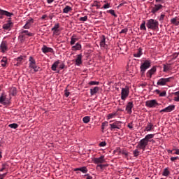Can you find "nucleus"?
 <instances>
[{"label": "nucleus", "instance_id": "obj_1", "mask_svg": "<svg viewBox=\"0 0 179 179\" xmlns=\"http://www.w3.org/2000/svg\"><path fill=\"white\" fill-rule=\"evenodd\" d=\"M146 27L150 30H157L159 29V21L151 18L147 20Z\"/></svg>", "mask_w": 179, "mask_h": 179}, {"label": "nucleus", "instance_id": "obj_2", "mask_svg": "<svg viewBox=\"0 0 179 179\" xmlns=\"http://www.w3.org/2000/svg\"><path fill=\"white\" fill-rule=\"evenodd\" d=\"M29 69H33L34 72H38L40 71V66H36V59L32 56H30L29 58Z\"/></svg>", "mask_w": 179, "mask_h": 179}, {"label": "nucleus", "instance_id": "obj_3", "mask_svg": "<svg viewBox=\"0 0 179 179\" xmlns=\"http://www.w3.org/2000/svg\"><path fill=\"white\" fill-rule=\"evenodd\" d=\"M171 80H174V77H169L167 78H162L157 80V86H166V85L171 82Z\"/></svg>", "mask_w": 179, "mask_h": 179}, {"label": "nucleus", "instance_id": "obj_4", "mask_svg": "<svg viewBox=\"0 0 179 179\" xmlns=\"http://www.w3.org/2000/svg\"><path fill=\"white\" fill-rule=\"evenodd\" d=\"M148 145H149V143L147 141H145L144 138H143L137 144L136 149L143 150L142 153H143V152H145V150L146 149V146H148Z\"/></svg>", "mask_w": 179, "mask_h": 179}, {"label": "nucleus", "instance_id": "obj_5", "mask_svg": "<svg viewBox=\"0 0 179 179\" xmlns=\"http://www.w3.org/2000/svg\"><path fill=\"white\" fill-rule=\"evenodd\" d=\"M157 106H160V103H157V100L151 99L145 101V106L148 107V108H155L157 107Z\"/></svg>", "mask_w": 179, "mask_h": 179}, {"label": "nucleus", "instance_id": "obj_6", "mask_svg": "<svg viewBox=\"0 0 179 179\" xmlns=\"http://www.w3.org/2000/svg\"><path fill=\"white\" fill-rule=\"evenodd\" d=\"M128 96H129V87L126 86L124 88L122 89L121 99L125 101Z\"/></svg>", "mask_w": 179, "mask_h": 179}, {"label": "nucleus", "instance_id": "obj_7", "mask_svg": "<svg viewBox=\"0 0 179 179\" xmlns=\"http://www.w3.org/2000/svg\"><path fill=\"white\" fill-rule=\"evenodd\" d=\"M149 68H150V61L145 60L140 66L141 72L145 73L146 69H149Z\"/></svg>", "mask_w": 179, "mask_h": 179}, {"label": "nucleus", "instance_id": "obj_8", "mask_svg": "<svg viewBox=\"0 0 179 179\" xmlns=\"http://www.w3.org/2000/svg\"><path fill=\"white\" fill-rule=\"evenodd\" d=\"M9 50V48L8 47V41H2L0 44V52L3 54L8 52Z\"/></svg>", "mask_w": 179, "mask_h": 179}, {"label": "nucleus", "instance_id": "obj_9", "mask_svg": "<svg viewBox=\"0 0 179 179\" xmlns=\"http://www.w3.org/2000/svg\"><path fill=\"white\" fill-rule=\"evenodd\" d=\"M93 162L94 164H103V163H106V159H104V155H101L99 157H95L93 159Z\"/></svg>", "mask_w": 179, "mask_h": 179}, {"label": "nucleus", "instance_id": "obj_10", "mask_svg": "<svg viewBox=\"0 0 179 179\" xmlns=\"http://www.w3.org/2000/svg\"><path fill=\"white\" fill-rule=\"evenodd\" d=\"M162 9H163V5L155 4L154 6L152 7L151 13H153V15H155V13H157V12H159V10H162Z\"/></svg>", "mask_w": 179, "mask_h": 179}, {"label": "nucleus", "instance_id": "obj_11", "mask_svg": "<svg viewBox=\"0 0 179 179\" xmlns=\"http://www.w3.org/2000/svg\"><path fill=\"white\" fill-rule=\"evenodd\" d=\"M9 103V100L6 98V95L5 93H2L0 96V104H3V106H6Z\"/></svg>", "mask_w": 179, "mask_h": 179}, {"label": "nucleus", "instance_id": "obj_12", "mask_svg": "<svg viewBox=\"0 0 179 179\" xmlns=\"http://www.w3.org/2000/svg\"><path fill=\"white\" fill-rule=\"evenodd\" d=\"M120 124H121V122H118L116 121L112 124H110V131H113V129H121V125H120Z\"/></svg>", "mask_w": 179, "mask_h": 179}, {"label": "nucleus", "instance_id": "obj_13", "mask_svg": "<svg viewBox=\"0 0 179 179\" xmlns=\"http://www.w3.org/2000/svg\"><path fill=\"white\" fill-rule=\"evenodd\" d=\"M0 15H1L0 16V19H3L2 16H7V17L13 16V13L2 9H0Z\"/></svg>", "mask_w": 179, "mask_h": 179}, {"label": "nucleus", "instance_id": "obj_14", "mask_svg": "<svg viewBox=\"0 0 179 179\" xmlns=\"http://www.w3.org/2000/svg\"><path fill=\"white\" fill-rule=\"evenodd\" d=\"M132 108H134V102H128L126 106V111L127 114H132Z\"/></svg>", "mask_w": 179, "mask_h": 179}, {"label": "nucleus", "instance_id": "obj_15", "mask_svg": "<svg viewBox=\"0 0 179 179\" xmlns=\"http://www.w3.org/2000/svg\"><path fill=\"white\" fill-rule=\"evenodd\" d=\"M82 58H83L82 53L77 55V57L76 59V63H75V65L76 66H80V65H82V62H83Z\"/></svg>", "mask_w": 179, "mask_h": 179}, {"label": "nucleus", "instance_id": "obj_16", "mask_svg": "<svg viewBox=\"0 0 179 179\" xmlns=\"http://www.w3.org/2000/svg\"><path fill=\"white\" fill-rule=\"evenodd\" d=\"M13 27V22H12V20H8L7 23L3 24V29L4 30H10L12 27Z\"/></svg>", "mask_w": 179, "mask_h": 179}, {"label": "nucleus", "instance_id": "obj_17", "mask_svg": "<svg viewBox=\"0 0 179 179\" xmlns=\"http://www.w3.org/2000/svg\"><path fill=\"white\" fill-rule=\"evenodd\" d=\"M51 30L53 31V34L58 36V33H59V23H56Z\"/></svg>", "mask_w": 179, "mask_h": 179}, {"label": "nucleus", "instance_id": "obj_18", "mask_svg": "<svg viewBox=\"0 0 179 179\" xmlns=\"http://www.w3.org/2000/svg\"><path fill=\"white\" fill-rule=\"evenodd\" d=\"M41 50L43 54H47V52H54V49H52V48H48L45 45L42 47Z\"/></svg>", "mask_w": 179, "mask_h": 179}, {"label": "nucleus", "instance_id": "obj_19", "mask_svg": "<svg viewBox=\"0 0 179 179\" xmlns=\"http://www.w3.org/2000/svg\"><path fill=\"white\" fill-rule=\"evenodd\" d=\"M100 47L103 50H106V48H107V44H106V36L104 35L102 36V38L101 39Z\"/></svg>", "mask_w": 179, "mask_h": 179}, {"label": "nucleus", "instance_id": "obj_20", "mask_svg": "<svg viewBox=\"0 0 179 179\" xmlns=\"http://www.w3.org/2000/svg\"><path fill=\"white\" fill-rule=\"evenodd\" d=\"M73 171H81V173H83V174H86V173H87L88 170H87V167L82 166L80 168H75L73 169Z\"/></svg>", "mask_w": 179, "mask_h": 179}, {"label": "nucleus", "instance_id": "obj_21", "mask_svg": "<svg viewBox=\"0 0 179 179\" xmlns=\"http://www.w3.org/2000/svg\"><path fill=\"white\" fill-rule=\"evenodd\" d=\"M156 71H157L156 66L152 67L150 70H149L147 72V76L148 78H152V76L156 73Z\"/></svg>", "mask_w": 179, "mask_h": 179}, {"label": "nucleus", "instance_id": "obj_22", "mask_svg": "<svg viewBox=\"0 0 179 179\" xmlns=\"http://www.w3.org/2000/svg\"><path fill=\"white\" fill-rule=\"evenodd\" d=\"M20 34H25V36H28V37H33L34 36V33H31L28 30H24V29H21Z\"/></svg>", "mask_w": 179, "mask_h": 179}, {"label": "nucleus", "instance_id": "obj_23", "mask_svg": "<svg viewBox=\"0 0 179 179\" xmlns=\"http://www.w3.org/2000/svg\"><path fill=\"white\" fill-rule=\"evenodd\" d=\"M72 51H80L82 50V45L79 43H77L75 45L71 47Z\"/></svg>", "mask_w": 179, "mask_h": 179}, {"label": "nucleus", "instance_id": "obj_24", "mask_svg": "<svg viewBox=\"0 0 179 179\" xmlns=\"http://www.w3.org/2000/svg\"><path fill=\"white\" fill-rule=\"evenodd\" d=\"M78 40L79 38H78V36H76V34H73L72 36L71 37V41H70L71 45H73V44H75L76 41H78Z\"/></svg>", "mask_w": 179, "mask_h": 179}, {"label": "nucleus", "instance_id": "obj_25", "mask_svg": "<svg viewBox=\"0 0 179 179\" xmlns=\"http://www.w3.org/2000/svg\"><path fill=\"white\" fill-rule=\"evenodd\" d=\"M99 90H100V88L99 87H94V88L90 89V95L94 96L96 93L99 92Z\"/></svg>", "mask_w": 179, "mask_h": 179}, {"label": "nucleus", "instance_id": "obj_26", "mask_svg": "<svg viewBox=\"0 0 179 179\" xmlns=\"http://www.w3.org/2000/svg\"><path fill=\"white\" fill-rule=\"evenodd\" d=\"M171 24H174V26H179V19L178 17H175L171 20Z\"/></svg>", "mask_w": 179, "mask_h": 179}, {"label": "nucleus", "instance_id": "obj_27", "mask_svg": "<svg viewBox=\"0 0 179 179\" xmlns=\"http://www.w3.org/2000/svg\"><path fill=\"white\" fill-rule=\"evenodd\" d=\"M153 129V124L152 122H148L147 126L145 128V131L146 132H150L152 129Z\"/></svg>", "mask_w": 179, "mask_h": 179}, {"label": "nucleus", "instance_id": "obj_28", "mask_svg": "<svg viewBox=\"0 0 179 179\" xmlns=\"http://www.w3.org/2000/svg\"><path fill=\"white\" fill-rule=\"evenodd\" d=\"M117 115H118V113H117V112H113L112 113H109L107 115V120H112V118H115V117H117Z\"/></svg>", "mask_w": 179, "mask_h": 179}, {"label": "nucleus", "instance_id": "obj_29", "mask_svg": "<svg viewBox=\"0 0 179 179\" xmlns=\"http://www.w3.org/2000/svg\"><path fill=\"white\" fill-rule=\"evenodd\" d=\"M58 65H59V60H57L52 64L51 67L52 71H57V66H58Z\"/></svg>", "mask_w": 179, "mask_h": 179}, {"label": "nucleus", "instance_id": "obj_30", "mask_svg": "<svg viewBox=\"0 0 179 179\" xmlns=\"http://www.w3.org/2000/svg\"><path fill=\"white\" fill-rule=\"evenodd\" d=\"M166 108L167 113H171V111H173V110L176 109V106L175 105H169L168 107H166Z\"/></svg>", "mask_w": 179, "mask_h": 179}, {"label": "nucleus", "instance_id": "obj_31", "mask_svg": "<svg viewBox=\"0 0 179 179\" xmlns=\"http://www.w3.org/2000/svg\"><path fill=\"white\" fill-rule=\"evenodd\" d=\"M1 64L3 68H4V66H6V64H8V59L6 57H3L1 60Z\"/></svg>", "mask_w": 179, "mask_h": 179}, {"label": "nucleus", "instance_id": "obj_32", "mask_svg": "<svg viewBox=\"0 0 179 179\" xmlns=\"http://www.w3.org/2000/svg\"><path fill=\"white\" fill-rule=\"evenodd\" d=\"M153 138H155V134H148L145 136L144 139L149 143L150 139H153Z\"/></svg>", "mask_w": 179, "mask_h": 179}, {"label": "nucleus", "instance_id": "obj_33", "mask_svg": "<svg viewBox=\"0 0 179 179\" xmlns=\"http://www.w3.org/2000/svg\"><path fill=\"white\" fill-rule=\"evenodd\" d=\"M169 175L170 171H169V168H165L163 171L162 176H164V177H169Z\"/></svg>", "mask_w": 179, "mask_h": 179}, {"label": "nucleus", "instance_id": "obj_34", "mask_svg": "<svg viewBox=\"0 0 179 179\" xmlns=\"http://www.w3.org/2000/svg\"><path fill=\"white\" fill-rule=\"evenodd\" d=\"M106 127H108V122L106 121L102 122L101 124V132L104 134V129H106Z\"/></svg>", "mask_w": 179, "mask_h": 179}, {"label": "nucleus", "instance_id": "obj_35", "mask_svg": "<svg viewBox=\"0 0 179 179\" xmlns=\"http://www.w3.org/2000/svg\"><path fill=\"white\" fill-rule=\"evenodd\" d=\"M72 10V7L69 6H66L64 9H63V13H69Z\"/></svg>", "mask_w": 179, "mask_h": 179}, {"label": "nucleus", "instance_id": "obj_36", "mask_svg": "<svg viewBox=\"0 0 179 179\" xmlns=\"http://www.w3.org/2000/svg\"><path fill=\"white\" fill-rule=\"evenodd\" d=\"M139 150V149L136 148L133 151L134 157H138V156H139V155L141 154V152Z\"/></svg>", "mask_w": 179, "mask_h": 179}, {"label": "nucleus", "instance_id": "obj_37", "mask_svg": "<svg viewBox=\"0 0 179 179\" xmlns=\"http://www.w3.org/2000/svg\"><path fill=\"white\" fill-rule=\"evenodd\" d=\"M33 23H34V19H33V18H29L26 22V24L31 27V24H33Z\"/></svg>", "mask_w": 179, "mask_h": 179}, {"label": "nucleus", "instance_id": "obj_38", "mask_svg": "<svg viewBox=\"0 0 179 179\" xmlns=\"http://www.w3.org/2000/svg\"><path fill=\"white\" fill-rule=\"evenodd\" d=\"M83 122L84 124H89L90 122V117L89 116H85L83 118Z\"/></svg>", "mask_w": 179, "mask_h": 179}, {"label": "nucleus", "instance_id": "obj_39", "mask_svg": "<svg viewBox=\"0 0 179 179\" xmlns=\"http://www.w3.org/2000/svg\"><path fill=\"white\" fill-rule=\"evenodd\" d=\"M173 94L174 96H176L173 99L174 101L179 102V91L174 92Z\"/></svg>", "mask_w": 179, "mask_h": 179}, {"label": "nucleus", "instance_id": "obj_40", "mask_svg": "<svg viewBox=\"0 0 179 179\" xmlns=\"http://www.w3.org/2000/svg\"><path fill=\"white\" fill-rule=\"evenodd\" d=\"M146 22H145L144 20L143 21L142 24L140 26V29L141 30H145V31H146Z\"/></svg>", "mask_w": 179, "mask_h": 179}, {"label": "nucleus", "instance_id": "obj_41", "mask_svg": "<svg viewBox=\"0 0 179 179\" xmlns=\"http://www.w3.org/2000/svg\"><path fill=\"white\" fill-rule=\"evenodd\" d=\"M9 128H12L13 129H16V128H17V127H19V125L16 123H13V124H10L8 125Z\"/></svg>", "mask_w": 179, "mask_h": 179}, {"label": "nucleus", "instance_id": "obj_42", "mask_svg": "<svg viewBox=\"0 0 179 179\" xmlns=\"http://www.w3.org/2000/svg\"><path fill=\"white\" fill-rule=\"evenodd\" d=\"M142 55V51L138 50V52L134 54V57H135L136 58H141Z\"/></svg>", "mask_w": 179, "mask_h": 179}, {"label": "nucleus", "instance_id": "obj_43", "mask_svg": "<svg viewBox=\"0 0 179 179\" xmlns=\"http://www.w3.org/2000/svg\"><path fill=\"white\" fill-rule=\"evenodd\" d=\"M107 13H110L112 16H114V17H117V14H115V11L114 10H107Z\"/></svg>", "mask_w": 179, "mask_h": 179}, {"label": "nucleus", "instance_id": "obj_44", "mask_svg": "<svg viewBox=\"0 0 179 179\" xmlns=\"http://www.w3.org/2000/svg\"><path fill=\"white\" fill-rule=\"evenodd\" d=\"M163 66H164V70H163L164 72H168V71H170V65L164 64Z\"/></svg>", "mask_w": 179, "mask_h": 179}, {"label": "nucleus", "instance_id": "obj_45", "mask_svg": "<svg viewBox=\"0 0 179 179\" xmlns=\"http://www.w3.org/2000/svg\"><path fill=\"white\" fill-rule=\"evenodd\" d=\"M80 22H86L87 21V16L80 17L79 19Z\"/></svg>", "mask_w": 179, "mask_h": 179}, {"label": "nucleus", "instance_id": "obj_46", "mask_svg": "<svg viewBox=\"0 0 179 179\" xmlns=\"http://www.w3.org/2000/svg\"><path fill=\"white\" fill-rule=\"evenodd\" d=\"M100 83L97 82V81H90L89 83V85H90V86H94L96 85H99Z\"/></svg>", "mask_w": 179, "mask_h": 179}, {"label": "nucleus", "instance_id": "obj_47", "mask_svg": "<svg viewBox=\"0 0 179 179\" xmlns=\"http://www.w3.org/2000/svg\"><path fill=\"white\" fill-rule=\"evenodd\" d=\"M167 92L166 91H163L159 93V97H166Z\"/></svg>", "mask_w": 179, "mask_h": 179}, {"label": "nucleus", "instance_id": "obj_48", "mask_svg": "<svg viewBox=\"0 0 179 179\" xmlns=\"http://www.w3.org/2000/svg\"><path fill=\"white\" fill-rule=\"evenodd\" d=\"M164 14H161L160 17H159V22H163V20H164Z\"/></svg>", "mask_w": 179, "mask_h": 179}, {"label": "nucleus", "instance_id": "obj_49", "mask_svg": "<svg viewBox=\"0 0 179 179\" xmlns=\"http://www.w3.org/2000/svg\"><path fill=\"white\" fill-rule=\"evenodd\" d=\"M64 92H65V96H66V97H69V95L71 94V92H68V90L67 89H66L65 90H64Z\"/></svg>", "mask_w": 179, "mask_h": 179}, {"label": "nucleus", "instance_id": "obj_50", "mask_svg": "<svg viewBox=\"0 0 179 179\" xmlns=\"http://www.w3.org/2000/svg\"><path fill=\"white\" fill-rule=\"evenodd\" d=\"M107 165L106 164H99V165L96 166V167H100L101 170H103V167H106Z\"/></svg>", "mask_w": 179, "mask_h": 179}, {"label": "nucleus", "instance_id": "obj_51", "mask_svg": "<svg viewBox=\"0 0 179 179\" xmlns=\"http://www.w3.org/2000/svg\"><path fill=\"white\" fill-rule=\"evenodd\" d=\"M122 155H124V156H128V151H127L126 150H123L121 152Z\"/></svg>", "mask_w": 179, "mask_h": 179}, {"label": "nucleus", "instance_id": "obj_52", "mask_svg": "<svg viewBox=\"0 0 179 179\" xmlns=\"http://www.w3.org/2000/svg\"><path fill=\"white\" fill-rule=\"evenodd\" d=\"M106 145H107V143H106V141H102L99 143V146L104 148V146H106Z\"/></svg>", "mask_w": 179, "mask_h": 179}, {"label": "nucleus", "instance_id": "obj_53", "mask_svg": "<svg viewBox=\"0 0 179 179\" xmlns=\"http://www.w3.org/2000/svg\"><path fill=\"white\" fill-rule=\"evenodd\" d=\"M123 33H124V34L128 33V29L125 28V29H122L120 31V34H123Z\"/></svg>", "mask_w": 179, "mask_h": 179}, {"label": "nucleus", "instance_id": "obj_54", "mask_svg": "<svg viewBox=\"0 0 179 179\" xmlns=\"http://www.w3.org/2000/svg\"><path fill=\"white\" fill-rule=\"evenodd\" d=\"M179 55V52H174L173 54V59H176Z\"/></svg>", "mask_w": 179, "mask_h": 179}, {"label": "nucleus", "instance_id": "obj_55", "mask_svg": "<svg viewBox=\"0 0 179 179\" xmlns=\"http://www.w3.org/2000/svg\"><path fill=\"white\" fill-rule=\"evenodd\" d=\"M178 159V157H171V162H176V160Z\"/></svg>", "mask_w": 179, "mask_h": 179}, {"label": "nucleus", "instance_id": "obj_56", "mask_svg": "<svg viewBox=\"0 0 179 179\" xmlns=\"http://www.w3.org/2000/svg\"><path fill=\"white\" fill-rule=\"evenodd\" d=\"M110 8V3H107L106 4L103 5V9H108Z\"/></svg>", "mask_w": 179, "mask_h": 179}, {"label": "nucleus", "instance_id": "obj_57", "mask_svg": "<svg viewBox=\"0 0 179 179\" xmlns=\"http://www.w3.org/2000/svg\"><path fill=\"white\" fill-rule=\"evenodd\" d=\"M127 127L129 129H134V126L132 125V123L128 124Z\"/></svg>", "mask_w": 179, "mask_h": 179}, {"label": "nucleus", "instance_id": "obj_58", "mask_svg": "<svg viewBox=\"0 0 179 179\" xmlns=\"http://www.w3.org/2000/svg\"><path fill=\"white\" fill-rule=\"evenodd\" d=\"M17 62H22V61H23V57H18L17 58Z\"/></svg>", "mask_w": 179, "mask_h": 179}, {"label": "nucleus", "instance_id": "obj_59", "mask_svg": "<svg viewBox=\"0 0 179 179\" xmlns=\"http://www.w3.org/2000/svg\"><path fill=\"white\" fill-rule=\"evenodd\" d=\"M59 69H64L65 68V64L62 63L59 66Z\"/></svg>", "mask_w": 179, "mask_h": 179}, {"label": "nucleus", "instance_id": "obj_60", "mask_svg": "<svg viewBox=\"0 0 179 179\" xmlns=\"http://www.w3.org/2000/svg\"><path fill=\"white\" fill-rule=\"evenodd\" d=\"M8 174V173H4L3 174H0V178L3 179L4 177Z\"/></svg>", "mask_w": 179, "mask_h": 179}, {"label": "nucleus", "instance_id": "obj_61", "mask_svg": "<svg viewBox=\"0 0 179 179\" xmlns=\"http://www.w3.org/2000/svg\"><path fill=\"white\" fill-rule=\"evenodd\" d=\"M31 27H29V25H27V24H25L23 27H22V29H30Z\"/></svg>", "mask_w": 179, "mask_h": 179}, {"label": "nucleus", "instance_id": "obj_62", "mask_svg": "<svg viewBox=\"0 0 179 179\" xmlns=\"http://www.w3.org/2000/svg\"><path fill=\"white\" fill-rule=\"evenodd\" d=\"M159 113H168L166 108H164V109H162V110L159 111Z\"/></svg>", "mask_w": 179, "mask_h": 179}, {"label": "nucleus", "instance_id": "obj_63", "mask_svg": "<svg viewBox=\"0 0 179 179\" xmlns=\"http://www.w3.org/2000/svg\"><path fill=\"white\" fill-rule=\"evenodd\" d=\"M173 150H176V152H173V155H179V149H175Z\"/></svg>", "mask_w": 179, "mask_h": 179}, {"label": "nucleus", "instance_id": "obj_64", "mask_svg": "<svg viewBox=\"0 0 179 179\" xmlns=\"http://www.w3.org/2000/svg\"><path fill=\"white\" fill-rule=\"evenodd\" d=\"M85 176H87L86 179H93V177L89 176V174H87V175H85Z\"/></svg>", "mask_w": 179, "mask_h": 179}]
</instances>
